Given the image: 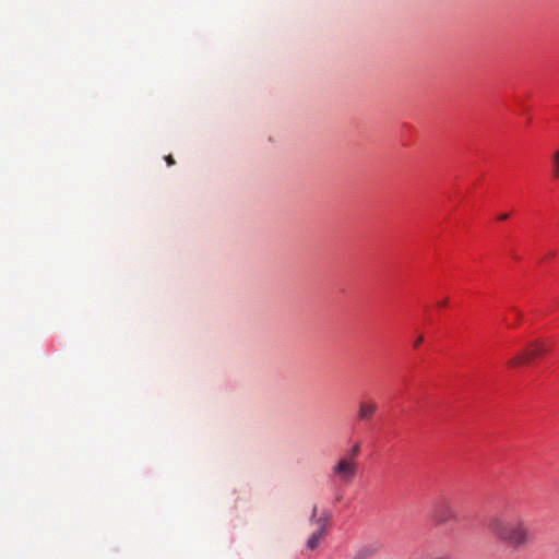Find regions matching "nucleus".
Returning a JSON list of instances; mask_svg holds the SVG:
<instances>
[{"mask_svg": "<svg viewBox=\"0 0 559 559\" xmlns=\"http://www.w3.org/2000/svg\"><path fill=\"white\" fill-rule=\"evenodd\" d=\"M554 163H555L556 171L559 173V151L555 155Z\"/></svg>", "mask_w": 559, "mask_h": 559, "instance_id": "nucleus-8", "label": "nucleus"}, {"mask_svg": "<svg viewBox=\"0 0 559 559\" xmlns=\"http://www.w3.org/2000/svg\"><path fill=\"white\" fill-rule=\"evenodd\" d=\"M548 350V345L544 342H535L530 345L521 355L516 356L512 364L514 366L530 362L533 358L543 355Z\"/></svg>", "mask_w": 559, "mask_h": 559, "instance_id": "nucleus-3", "label": "nucleus"}, {"mask_svg": "<svg viewBox=\"0 0 559 559\" xmlns=\"http://www.w3.org/2000/svg\"><path fill=\"white\" fill-rule=\"evenodd\" d=\"M317 513V507L313 508L312 519L316 516Z\"/></svg>", "mask_w": 559, "mask_h": 559, "instance_id": "nucleus-12", "label": "nucleus"}, {"mask_svg": "<svg viewBox=\"0 0 559 559\" xmlns=\"http://www.w3.org/2000/svg\"><path fill=\"white\" fill-rule=\"evenodd\" d=\"M488 527L501 543L513 550H521L531 542L528 527L520 518L493 516Z\"/></svg>", "mask_w": 559, "mask_h": 559, "instance_id": "nucleus-1", "label": "nucleus"}, {"mask_svg": "<svg viewBox=\"0 0 559 559\" xmlns=\"http://www.w3.org/2000/svg\"><path fill=\"white\" fill-rule=\"evenodd\" d=\"M432 518L437 524H444L449 521L459 520L451 501L447 497H439L435 500L432 506Z\"/></svg>", "mask_w": 559, "mask_h": 559, "instance_id": "nucleus-2", "label": "nucleus"}, {"mask_svg": "<svg viewBox=\"0 0 559 559\" xmlns=\"http://www.w3.org/2000/svg\"><path fill=\"white\" fill-rule=\"evenodd\" d=\"M334 474L343 480H347L349 476V461L342 459L333 468Z\"/></svg>", "mask_w": 559, "mask_h": 559, "instance_id": "nucleus-6", "label": "nucleus"}, {"mask_svg": "<svg viewBox=\"0 0 559 559\" xmlns=\"http://www.w3.org/2000/svg\"><path fill=\"white\" fill-rule=\"evenodd\" d=\"M317 525H318L317 531L313 532L312 535L310 536V538L308 539V548L312 549V550L319 546L320 540L323 537L324 530H325V520H323V519L318 520Z\"/></svg>", "mask_w": 559, "mask_h": 559, "instance_id": "nucleus-5", "label": "nucleus"}, {"mask_svg": "<svg viewBox=\"0 0 559 559\" xmlns=\"http://www.w3.org/2000/svg\"><path fill=\"white\" fill-rule=\"evenodd\" d=\"M376 411V405L374 404H362L360 406V411H359V417L361 420H368L374 413Z\"/></svg>", "mask_w": 559, "mask_h": 559, "instance_id": "nucleus-7", "label": "nucleus"}, {"mask_svg": "<svg viewBox=\"0 0 559 559\" xmlns=\"http://www.w3.org/2000/svg\"><path fill=\"white\" fill-rule=\"evenodd\" d=\"M165 160H166L168 166H173V165L176 164V162H175V159H174V157L171 155L166 156Z\"/></svg>", "mask_w": 559, "mask_h": 559, "instance_id": "nucleus-9", "label": "nucleus"}, {"mask_svg": "<svg viewBox=\"0 0 559 559\" xmlns=\"http://www.w3.org/2000/svg\"><path fill=\"white\" fill-rule=\"evenodd\" d=\"M354 467H355V466H354V464L352 463V465H350V468H352V476L354 475Z\"/></svg>", "mask_w": 559, "mask_h": 559, "instance_id": "nucleus-13", "label": "nucleus"}, {"mask_svg": "<svg viewBox=\"0 0 559 559\" xmlns=\"http://www.w3.org/2000/svg\"><path fill=\"white\" fill-rule=\"evenodd\" d=\"M358 452V447L357 445H352V450H350V453H352V457H354Z\"/></svg>", "mask_w": 559, "mask_h": 559, "instance_id": "nucleus-10", "label": "nucleus"}, {"mask_svg": "<svg viewBox=\"0 0 559 559\" xmlns=\"http://www.w3.org/2000/svg\"><path fill=\"white\" fill-rule=\"evenodd\" d=\"M508 216H509L508 214H502V215L499 216V219H501V221L507 219Z\"/></svg>", "mask_w": 559, "mask_h": 559, "instance_id": "nucleus-11", "label": "nucleus"}, {"mask_svg": "<svg viewBox=\"0 0 559 559\" xmlns=\"http://www.w3.org/2000/svg\"><path fill=\"white\" fill-rule=\"evenodd\" d=\"M380 548L381 544L379 542L367 543L358 548L354 559H370Z\"/></svg>", "mask_w": 559, "mask_h": 559, "instance_id": "nucleus-4", "label": "nucleus"}]
</instances>
